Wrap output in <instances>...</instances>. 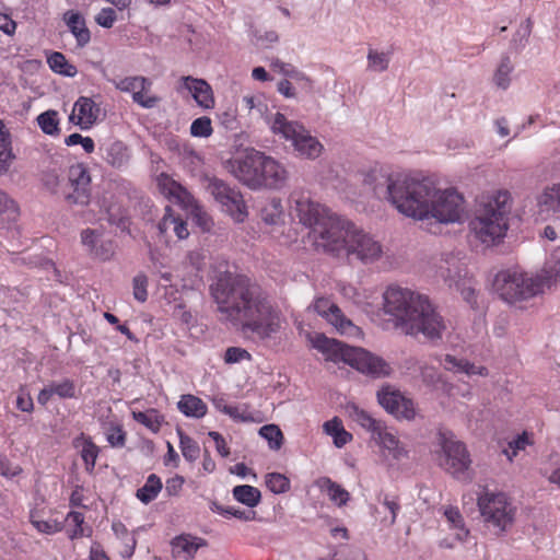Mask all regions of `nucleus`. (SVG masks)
<instances>
[{"label":"nucleus","mask_w":560,"mask_h":560,"mask_svg":"<svg viewBox=\"0 0 560 560\" xmlns=\"http://www.w3.org/2000/svg\"><path fill=\"white\" fill-rule=\"evenodd\" d=\"M210 294L222 319L259 340L277 335L282 325L281 312L268 293L244 275L218 272L210 284Z\"/></svg>","instance_id":"1"},{"label":"nucleus","mask_w":560,"mask_h":560,"mask_svg":"<svg viewBox=\"0 0 560 560\" xmlns=\"http://www.w3.org/2000/svg\"><path fill=\"white\" fill-rule=\"evenodd\" d=\"M364 183L377 198L388 200L406 217L419 220L429 218L428 202L435 192V184L430 178L374 168L366 174Z\"/></svg>","instance_id":"2"},{"label":"nucleus","mask_w":560,"mask_h":560,"mask_svg":"<svg viewBox=\"0 0 560 560\" xmlns=\"http://www.w3.org/2000/svg\"><path fill=\"white\" fill-rule=\"evenodd\" d=\"M384 312L406 335L422 334L430 340H436L446 329L443 317L429 298L409 289L389 287L384 293Z\"/></svg>","instance_id":"3"},{"label":"nucleus","mask_w":560,"mask_h":560,"mask_svg":"<svg viewBox=\"0 0 560 560\" xmlns=\"http://www.w3.org/2000/svg\"><path fill=\"white\" fill-rule=\"evenodd\" d=\"M339 228L340 231L335 232L326 242L323 253L336 258H346L349 262L358 260L362 264H372L382 257V245L372 235L346 218Z\"/></svg>","instance_id":"4"},{"label":"nucleus","mask_w":560,"mask_h":560,"mask_svg":"<svg viewBox=\"0 0 560 560\" xmlns=\"http://www.w3.org/2000/svg\"><path fill=\"white\" fill-rule=\"evenodd\" d=\"M291 208L300 222L311 229L308 236L315 249L322 252L335 232H339L343 217L311 199L310 192L294 190L290 196Z\"/></svg>","instance_id":"5"},{"label":"nucleus","mask_w":560,"mask_h":560,"mask_svg":"<svg viewBox=\"0 0 560 560\" xmlns=\"http://www.w3.org/2000/svg\"><path fill=\"white\" fill-rule=\"evenodd\" d=\"M313 347L327 354V359L342 361L357 371L373 378L387 377L393 369L383 358L359 347H350L336 339H329L323 334L312 338Z\"/></svg>","instance_id":"6"},{"label":"nucleus","mask_w":560,"mask_h":560,"mask_svg":"<svg viewBox=\"0 0 560 560\" xmlns=\"http://www.w3.org/2000/svg\"><path fill=\"white\" fill-rule=\"evenodd\" d=\"M510 199L506 190H498L482 197L475 218L469 222L470 232L482 243L491 244L504 236L508 230Z\"/></svg>","instance_id":"7"},{"label":"nucleus","mask_w":560,"mask_h":560,"mask_svg":"<svg viewBox=\"0 0 560 560\" xmlns=\"http://www.w3.org/2000/svg\"><path fill=\"white\" fill-rule=\"evenodd\" d=\"M542 280L516 269L498 272L493 289L506 303L513 304L534 298L542 291Z\"/></svg>","instance_id":"8"},{"label":"nucleus","mask_w":560,"mask_h":560,"mask_svg":"<svg viewBox=\"0 0 560 560\" xmlns=\"http://www.w3.org/2000/svg\"><path fill=\"white\" fill-rule=\"evenodd\" d=\"M483 522L498 533L505 532L514 522L515 508L502 492H485L478 498Z\"/></svg>","instance_id":"9"},{"label":"nucleus","mask_w":560,"mask_h":560,"mask_svg":"<svg viewBox=\"0 0 560 560\" xmlns=\"http://www.w3.org/2000/svg\"><path fill=\"white\" fill-rule=\"evenodd\" d=\"M440 450L436 451L438 465L457 479H466L470 466L466 446L453 436L444 433L439 438Z\"/></svg>","instance_id":"10"},{"label":"nucleus","mask_w":560,"mask_h":560,"mask_svg":"<svg viewBox=\"0 0 560 560\" xmlns=\"http://www.w3.org/2000/svg\"><path fill=\"white\" fill-rule=\"evenodd\" d=\"M262 152L247 149L243 154L223 162L224 170L250 189L260 188Z\"/></svg>","instance_id":"11"},{"label":"nucleus","mask_w":560,"mask_h":560,"mask_svg":"<svg viewBox=\"0 0 560 560\" xmlns=\"http://www.w3.org/2000/svg\"><path fill=\"white\" fill-rule=\"evenodd\" d=\"M207 191L218 201L224 210L236 221L243 222L247 215L246 206L240 190L231 187L224 180L206 175L202 178Z\"/></svg>","instance_id":"12"},{"label":"nucleus","mask_w":560,"mask_h":560,"mask_svg":"<svg viewBox=\"0 0 560 560\" xmlns=\"http://www.w3.org/2000/svg\"><path fill=\"white\" fill-rule=\"evenodd\" d=\"M429 217L436 219L441 223L459 222L464 214V199L453 189L439 190L430 197L428 202Z\"/></svg>","instance_id":"13"},{"label":"nucleus","mask_w":560,"mask_h":560,"mask_svg":"<svg viewBox=\"0 0 560 560\" xmlns=\"http://www.w3.org/2000/svg\"><path fill=\"white\" fill-rule=\"evenodd\" d=\"M376 396L378 404L395 418L408 421L415 419V402L393 385H383Z\"/></svg>","instance_id":"14"},{"label":"nucleus","mask_w":560,"mask_h":560,"mask_svg":"<svg viewBox=\"0 0 560 560\" xmlns=\"http://www.w3.org/2000/svg\"><path fill=\"white\" fill-rule=\"evenodd\" d=\"M68 185L71 190L65 192V199L69 203L89 205L91 199V176L84 164L78 163L69 167Z\"/></svg>","instance_id":"15"},{"label":"nucleus","mask_w":560,"mask_h":560,"mask_svg":"<svg viewBox=\"0 0 560 560\" xmlns=\"http://www.w3.org/2000/svg\"><path fill=\"white\" fill-rule=\"evenodd\" d=\"M314 311L334 325L337 330L347 336H359L361 330L350 319H348L341 310L328 299L319 298L313 304Z\"/></svg>","instance_id":"16"},{"label":"nucleus","mask_w":560,"mask_h":560,"mask_svg":"<svg viewBox=\"0 0 560 560\" xmlns=\"http://www.w3.org/2000/svg\"><path fill=\"white\" fill-rule=\"evenodd\" d=\"M260 188L280 189L289 179L287 168L277 160L262 153L260 171Z\"/></svg>","instance_id":"17"},{"label":"nucleus","mask_w":560,"mask_h":560,"mask_svg":"<svg viewBox=\"0 0 560 560\" xmlns=\"http://www.w3.org/2000/svg\"><path fill=\"white\" fill-rule=\"evenodd\" d=\"M98 107L90 97L80 96L74 103L69 119L81 129L90 128L97 119Z\"/></svg>","instance_id":"18"},{"label":"nucleus","mask_w":560,"mask_h":560,"mask_svg":"<svg viewBox=\"0 0 560 560\" xmlns=\"http://www.w3.org/2000/svg\"><path fill=\"white\" fill-rule=\"evenodd\" d=\"M268 124L273 135L280 136L287 141L293 143L295 139L304 132V126L299 121L289 120L283 114L276 113L268 118Z\"/></svg>","instance_id":"19"},{"label":"nucleus","mask_w":560,"mask_h":560,"mask_svg":"<svg viewBox=\"0 0 560 560\" xmlns=\"http://www.w3.org/2000/svg\"><path fill=\"white\" fill-rule=\"evenodd\" d=\"M183 85L187 89L196 103L203 108H212L214 106L213 92L210 84L202 79L192 77H183Z\"/></svg>","instance_id":"20"},{"label":"nucleus","mask_w":560,"mask_h":560,"mask_svg":"<svg viewBox=\"0 0 560 560\" xmlns=\"http://www.w3.org/2000/svg\"><path fill=\"white\" fill-rule=\"evenodd\" d=\"M440 273L451 289L459 287L462 282L470 278L465 264L453 256L445 259L444 265L440 266Z\"/></svg>","instance_id":"21"},{"label":"nucleus","mask_w":560,"mask_h":560,"mask_svg":"<svg viewBox=\"0 0 560 560\" xmlns=\"http://www.w3.org/2000/svg\"><path fill=\"white\" fill-rule=\"evenodd\" d=\"M63 21L75 37L79 47H84L90 43L91 32L86 27L84 18L79 12L68 10L63 14Z\"/></svg>","instance_id":"22"},{"label":"nucleus","mask_w":560,"mask_h":560,"mask_svg":"<svg viewBox=\"0 0 560 560\" xmlns=\"http://www.w3.org/2000/svg\"><path fill=\"white\" fill-rule=\"evenodd\" d=\"M100 150L103 152L105 161L115 168L126 166L130 160V152L128 147L120 140H115Z\"/></svg>","instance_id":"23"},{"label":"nucleus","mask_w":560,"mask_h":560,"mask_svg":"<svg viewBox=\"0 0 560 560\" xmlns=\"http://www.w3.org/2000/svg\"><path fill=\"white\" fill-rule=\"evenodd\" d=\"M292 145L300 156L312 160L318 158L323 151V144L305 128Z\"/></svg>","instance_id":"24"},{"label":"nucleus","mask_w":560,"mask_h":560,"mask_svg":"<svg viewBox=\"0 0 560 560\" xmlns=\"http://www.w3.org/2000/svg\"><path fill=\"white\" fill-rule=\"evenodd\" d=\"M203 545V539L190 535H180L172 540L174 556L184 557L186 560H191L199 547Z\"/></svg>","instance_id":"25"},{"label":"nucleus","mask_w":560,"mask_h":560,"mask_svg":"<svg viewBox=\"0 0 560 560\" xmlns=\"http://www.w3.org/2000/svg\"><path fill=\"white\" fill-rule=\"evenodd\" d=\"M317 485L327 493L329 500L337 506L341 508L349 502L350 493L330 478L323 477L317 481Z\"/></svg>","instance_id":"26"},{"label":"nucleus","mask_w":560,"mask_h":560,"mask_svg":"<svg viewBox=\"0 0 560 560\" xmlns=\"http://www.w3.org/2000/svg\"><path fill=\"white\" fill-rule=\"evenodd\" d=\"M443 365L447 371L455 373H464L466 375H487V369L485 366H476L467 360L457 359L451 354L445 355Z\"/></svg>","instance_id":"27"},{"label":"nucleus","mask_w":560,"mask_h":560,"mask_svg":"<svg viewBox=\"0 0 560 560\" xmlns=\"http://www.w3.org/2000/svg\"><path fill=\"white\" fill-rule=\"evenodd\" d=\"M178 409L187 417L202 418L207 413L206 404L194 395H183L177 404Z\"/></svg>","instance_id":"28"},{"label":"nucleus","mask_w":560,"mask_h":560,"mask_svg":"<svg viewBox=\"0 0 560 560\" xmlns=\"http://www.w3.org/2000/svg\"><path fill=\"white\" fill-rule=\"evenodd\" d=\"M47 63L49 68L58 74L73 78L78 73V69L74 65L70 63L63 54L54 51L48 55Z\"/></svg>","instance_id":"29"},{"label":"nucleus","mask_w":560,"mask_h":560,"mask_svg":"<svg viewBox=\"0 0 560 560\" xmlns=\"http://www.w3.org/2000/svg\"><path fill=\"white\" fill-rule=\"evenodd\" d=\"M373 439L384 448L388 450L393 457L396 459H400L407 455V452L399 445L397 438L394 434L387 432L385 425Z\"/></svg>","instance_id":"30"},{"label":"nucleus","mask_w":560,"mask_h":560,"mask_svg":"<svg viewBox=\"0 0 560 560\" xmlns=\"http://www.w3.org/2000/svg\"><path fill=\"white\" fill-rule=\"evenodd\" d=\"M233 497L236 501L248 508H255L259 504L261 499L260 491L249 485H241L233 488Z\"/></svg>","instance_id":"31"},{"label":"nucleus","mask_w":560,"mask_h":560,"mask_svg":"<svg viewBox=\"0 0 560 560\" xmlns=\"http://www.w3.org/2000/svg\"><path fill=\"white\" fill-rule=\"evenodd\" d=\"M162 490V481L155 474H151L145 483L137 490L136 497L144 504L153 501Z\"/></svg>","instance_id":"32"},{"label":"nucleus","mask_w":560,"mask_h":560,"mask_svg":"<svg viewBox=\"0 0 560 560\" xmlns=\"http://www.w3.org/2000/svg\"><path fill=\"white\" fill-rule=\"evenodd\" d=\"M12 159L10 133L0 120V174L8 172Z\"/></svg>","instance_id":"33"},{"label":"nucleus","mask_w":560,"mask_h":560,"mask_svg":"<svg viewBox=\"0 0 560 560\" xmlns=\"http://www.w3.org/2000/svg\"><path fill=\"white\" fill-rule=\"evenodd\" d=\"M351 416L359 425L372 433V438L380 433V430L385 425L381 420L373 418L369 412L358 407H353Z\"/></svg>","instance_id":"34"},{"label":"nucleus","mask_w":560,"mask_h":560,"mask_svg":"<svg viewBox=\"0 0 560 560\" xmlns=\"http://www.w3.org/2000/svg\"><path fill=\"white\" fill-rule=\"evenodd\" d=\"M112 82L119 91L132 94L139 90H149L152 84L149 79L140 75L127 77L120 80H113Z\"/></svg>","instance_id":"35"},{"label":"nucleus","mask_w":560,"mask_h":560,"mask_svg":"<svg viewBox=\"0 0 560 560\" xmlns=\"http://www.w3.org/2000/svg\"><path fill=\"white\" fill-rule=\"evenodd\" d=\"M381 503L382 506L376 509L375 512L377 514L384 513L381 522L384 524V526L389 527L395 524L397 513L400 510V505L395 498H389L388 495H385Z\"/></svg>","instance_id":"36"},{"label":"nucleus","mask_w":560,"mask_h":560,"mask_svg":"<svg viewBox=\"0 0 560 560\" xmlns=\"http://www.w3.org/2000/svg\"><path fill=\"white\" fill-rule=\"evenodd\" d=\"M81 240L84 246L89 248V250L98 257L102 260H106L109 258V248L106 252H101L98 249V243L101 240V234L96 230L86 229L81 233Z\"/></svg>","instance_id":"37"},{"label":"nucleus","mask_w":560,"mask_h":560,"mask_svg":"<svg viewBox=\"0 0 560 560\" xmlns=\"http://www.w3.org/2000/svg\"><path fill=\"white\" fill-rule=\"evenodd\" d=\"M513 69L514 66L510 57L503 56L493 75L494 84L502 90L508 89L511 82L510 74Z\"/></svg>","instance_id":"38"},{"label":"nucleus","mask_w":560,"mask_h":560,"mask_svg":"<svg viewBox=\"0 0 560 560\" xmlns=\"http://www.w3.org/2000/svg\"><path fill=\"white\" fill-rule=\"evenodd\" d=\"M37 124L46 135L57 136L60 132L58 113L54 109L46 110L38 115Z\"/></svg>","instance_id":"39"},{"label":"nucleus","mask_w":560,"mask_h":560,"mask_svg":"<svg viewBox=\"0 0 560 560\" xmlns=\"http://www.w3.org/2000/svg\"><path fill=\"white\" fill-rule=\"evenodd\" d=\"M133 419L147 427L152 432L156 433L160 431L163 417L155 409L148 411H135L132 412Z\"/></svg>","instance_id":"40"},{"label":"nucleus","mask_w":560,"mask_h":560,"mask_svg":"<svg viewBox=\"0 0 560 560\" xmlns=\"http://www.w3.org/2000/svg\"><path fill=\"white\" fill-rule=\"evenodd\" d=\"M444 515L450 525L457 530L456 539L463 541L469 534L468 529L465 528L464 520L458 509L450 506L445 510Z\"/></svg>","instance_id":"41"},{"label":"nucleus","mask_w":560,"mask_h":560,"mask_svg":"<svg viewBox=\"0 0 560 560\" xmlns=\"http://www.w3.org/2000/svg\"><path fill=\"white\" fill-rule=\"evenodd\" d=\"M177 432L179 435V444L183 456L188 462H195L200 455V447L198 443L185 434L180 429H178Z\"/></svg>","instance_id":"42"},{"label":"nucleus","mask_w":560,"mask_h":560,"mask_svg":"<svg viewBox=\"0 0 560 560\" xmlns=\"http://www.w3.org/2000/svg\"><path fill=\"white\" fill-rule=\"evenodd\" d=\"M282 214L281 200L271 199L260 211L261 220L267 224H276Z\"/></svg>","instance_id":"43"},{"label":"nucleus","mask_w":560,"mask_h":560,"mask_svg":"<svg viewBox=\"0 0 560 560\" xmlns=\"http://www.w3.org/2000/svg\"><path fill=\"white\" fill-rule=\"evenodd\" d=\"M259 434L268 441L271 450L278 451L281 447L283 434L278 425L266 424L259 429Z\"/></svg>","instance_id":"44"},{"label":"nucleus","mask_w":560,"mask_h":560,"mask_svg":"<svg viewBox=\"0 0 560 560\" xmlns=\"http://www.w3.org/2000/svg\"><path fill=\"white\" fill-rule=\"evenodd\" d=\"M265 482L267 488L276 494L284 493L290 489V480L279 472L267 474Z\"/></svg>","instance_id":"45"},{"label":"nucleus","mask_w":560,"mask_h":560,"mask_svg":"<svg viewBox=\"0 0 560 560\" xmlns=\"http://www.w3.org/2000/svg\"><path fill=\"white\" fill-rule=\"evenodd\" d=\"M389 65V57L386 52H378L374 49H369L368 52V68L372 71L383 72L387 70Z\"/></svg>","instance_id":"46"},{"label":"nucleus","mask_w":560,"mask_h":560,"mask_svg":"<svg viewBox=\"0 0 560 560\" xmlns=\"http://www.w3.org/2000/svg\"><path fill=\"white\" fill-rule=\"evenodd\" d=\"M532 33V23L530 20H526L524 23L520 25L516 32L513 35L511 40V46L514 50H521L525 47L528 42V38Z\"/></svg>","instance_id":"47"},{"label":"nucleus","mask_w":560,"mask_h":560,"mask_svg":"<svg viewBox=\"0 0 560 560\" xmlns=\"http://www.w3.org/2000/svg\"><path fill=\"white\" fill-rule=\"evenodd\" d=\"M271 68L295 81H308L307 77L302 71L298 70L291 63H285L279 59L272 60Z\"/></svg>","instance_id":"48"},{"label":"nucleus","mask_w":560,"mask_h":560,"mask_svg":"<svg viewBox=\"0 0 560 560\" xmlns=\"http://www.w3.org/2000/svg\"><path fill=\"white\" fill-rule=\"evenodd\" d=\"M212 132L211 119L207 116L195 119L190 125V133L192 137L208 138Z\"/></svg>","instance_id":"49"},{"label":"nucleus","mask_w":560,"mask_h":560,"mask_svg":"<svg viewBox=\"0 0 560 560\" xmlns=\"http://www.w3.org/2000/svg\"><path fill=\"white\" fill-rule=\"evenodd\" d=\"M0 215H5L8 221H14L19 215V209L4 191L0 189Z\"/></svg>","instance_id":"50"},{"label":"nucleus","mask_w":560,"mask_h":560,"mask_svg":"<svg viewBox=\"0 0 560 560\" xmlns=\"http://www.w3.org/2000/svg\"><path fill=\"white\" fill-rule=\"evenodd\" d=\"M98 455V447L91 441H86L83 444L81 451V457L85 463L86 470L92 471L95 466V462Z\"/></svg>","instance_id":"51"},{"label":"nucleus","mask_w":560,"mask_h":560,"mask_svg":"<svg viewBox=\"0 0 560 560\" xmlns=\"http://www.w3.org/2000/svg\"><path fill=\"white\" fill-rule=\"evenodd\" d=\"M54 395L60 398H73L75 396V386L71 380H63L60 383L49 384Z\"/></svg>","instance_id":"52"},{"label":"nucleus","mask_w":560,"mask_h":560,"mask_svg":"<svg viewBox=\"0 0 560 560\" xmlns=\"http://www.w3.org/2000/svg\"><path fill=\"white\" fill-rule=\"evenodd\" d=\"M456 291H459L463 299L471 306L477 307V294L472 285V279L469 278L460 283L459 287H454Z\"/></svg>","instance_id":"53"},{"label":"nucleus","mask_w":560,"mask_h":560,"mask_svg":"<svg viewBox=\"0 0 560 560\" xmlns=\"http://www.w3.org/2000/svg\"><path fill=\"white\" fill-rule=\"evenodd\" d=\"M133 296L139 302H145L148 299V278L144 275H137L133 278Z\"/></svg>","instance_id":"54"},{"label":"nucleus","mask_w":560,"mask_h":560,"mask_svg":"<svg viewBox=\"0 0 560 560\" xmlns=\"http://www.w3.org/2000/svg\"><path fill=\"white\" fill-rule=\"evenodd\" d=\"M332 560H368V558L359 548L345 547L332 556Z\"/></svg>","instance_id":"55"},{"label":"nucleus","mask_w":560,"mask_h":560,"mask_svg":"<svg viewBox=\"0 0 560 560\" xmlns=\"http://www.w3.org/2000/svg\"><path fill=\"white\" fill-rule=\"evenodd\" d=\"M218 119L226 130H236L238 128L236 110L233 108L218 113Z\"/></svg>","instance_id":"56"},{"label":"nucleus","mask_w":560,"mask_h":560,"mask_svg":"<svg viewBox=\"0 0 560 560\" xmlns=\"http://www.w3.org/2000/svg\"><path fill=\"white\" fill-rule=\"evenodd\" d=\"M116 19V11L113 8H104L95 16V22L102 27L110 28Z\"/></svg>","instance_id":"57"},{"label":"nucleus","mask_w":560,"mask_h":560,"mask_svg":"<svg viewBox=\"0 0 560 560\" xmlns=\"http://www.w3.org/2000/svg\"><path fill=\"white\" fill-rule=\"evenodd\" d=\"M545 270L549 278L560 279V248L551 254L546 262Z\"/></svg>","instance_id":"58"},{"label":"nucleus","mask_w":560,"mask_h":560,"mask_svg":"<svg viewBox=\"0 0 560 560\" xmlns=\"http://www.w3.org/2000/svg\"><path fill=\"white\" fill-rule=\"evenodd\" d=\"M527 444L528 436L526 433H523L509 443V447L504 450V454L510 460H512V458L517 454V451L524 450Z\"/></svg>","instance_id":"59"},{"label":"nucleus","mask_w":560,"mask_h":560,"mask_svg":"<svg viewBox=\"0 0 560 560\" xmlns=\"http://www.w3.org/2000/svg\"><path fill=\"white\" fill-rule=\"evenodd\" d=\"M147 91L148 90L137 91V93H133L132 100L143 108H153L160 102V98L158 96L147 95Z\"/></svg>","instance_id":"60"},{"label":"nucleus","mask_w":560,"mask_h":560,"mask_svg":"<svg viewBox=\"0 0 560 560\" xmlns=\"http://www.w3.org/2000/svg\"><path fill=\"white\" fill-rule=\"evenodd\" d=\"M244 359H250V354L240 347H230L224 354V361L228 364L237 363Z\"/></svg>","instance_id":"61"},{"label":"nucleus","mask_w":560,"mask_h":560,"mask_svg":"<svg viewBox=\"0 0 560 560\" xmlns=\"http://www.w3.org/2000/svg\"><path fill=\"white\" fill-rule=\"evenodd\" d=\"M107 441L114 447H122L126 442V434L121 427L113 425L107 433Z\"/></svg>","instance_id":"62"},{"label":"nucleus","mask_w":560,"mask_h":560,"mask_svg":"<svg viewBox=\"0 0 560 560\" xmlns=\"http://www.w3.org/2000/svg\"><path fill=\"white\" fill-rule=\"evenodd\" d=\"M32 524L35 528L44 534H54L61 530V526L56 521H37L32 520Z\"/></svg>","instance_id":"63"},{"label":"nucleus","mask_w":560,"mask_h":560,"mask_svg":"<svg viewBox=\"0 0 560 560\" xmlns=\"http://www.w3.org/2000/svg\"><path fill=\"white\" fill-rule=\"evenodd\" d=\"M67 520L71 521L75 525V529L70 535V538L74 539V538H77L79 536H82L83 535L82 524H83V521H84L83 514L80 513V512L71 511L68 514Z\"/></svg>","instance_id":"64"}]
</instances>
